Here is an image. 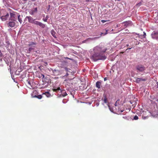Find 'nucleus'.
I'll list each match as a JSON object with an SVG mask.
<instances>
[{"instance_id": "f257e3e1", "label": "nucleus", "mask_w": 158, "mask_h": 158, "mask_svg": "<svg viewBox=\"0 0 158 158\" xmlns=\"http://www.w3.org/2000/svg\"><path fill=\"white\" fill-rule=\"evenodd\" d=\"M106 50V48L103 46H96L94 49V54L92 55V59L95 61L105 59L106 57L104 54Z\"/></svg>"}, {"instance_id": "f03ea898", "label": "nucleus", "mask_w": 158, "mask_h": 158, "mask_svg": "<svg viewBox=\"0 0 158 158\" xmlns=\"http://www.w3.org/2000/svg\"><path fill=\"white\" fill-rule=\"evenodd\" d=\"M70 77V88L73 90H77L78 89V82L79 81L78 78L73 77Z\"/></svg>"}, {"instance_id": "7ed1b4c3", "label": "nucleus", "mask_w": 158, "mask_h": 158, "mask_svg": "<svg viewBox=\"0 0 158 158\" xmlns=\"http://www.w3.org/2000/svg\"><path fill=\"white\" fill-rule=\"evenodd\" d=\"M70 60H71V61H69V62L73 63V66H74L73 68L72 69L73 70H71V72L70 71V75H73L74 74L76 73V69L77 67V62L75 60L71 59L70 58Z\"/></svg>"}, {"instance_id": "20e7f679", "label": "nucleus", "mask_w": 158, "mask_h": 158, "mask_svg": "<svg viewBox=\"0 0 158 158\" xmlns=\"http://www.w3.org/2000/svg\"><path fill=\"white\" fill-rule=\"evenodd\" d=\"M136 69L138 72H143L146 70V68L143 65L140 64L136 66Z\"/></svg>"}, {"instance_id": "39448f33", "label": "nucleus", "mask_w": 158, "mask_h": 158, "mask_svg": "<svg viewBox=\"0 0 158 158\" xmlns=\"http://www.w3.org/2000/svg\"><path fill=\"white\" fill-rule=\"evenodd\" d=\"M137 78L135 79V82L137 83H139L145 81L147 80V78L145 77L143 78Z\"/></svg>"}, {"instance_id": "423d86ee", "label": "nucleus", "mask_w": 158, "mask_h": 158, "mask_svg": "<svg viewBox=\"0 0 158 158\" xmlns=\"http://www.w3.org/2000/svg\"><path fill=\"white\" fill-rule=\"evenodd\" d=\"M33 24L39 26L43 28H44L45 27V24L43 23H42L40 22L36 21L35 20L33 23Z\"/></svg>"}, {"instance_id": "0eeeda50", "label": "nucleus", "mask_w": 158, "mask_h": 158, "mask_svg": "<svg viewBox=\"0 0 158 158\" xmlns=\"http://www.w3.org/2000/svg\"><path fill=\"white\" fill-rule=\"evenodd\" d=\"M152 38L158 40V31H153L152 34Z\"/></svg>"}, {"instance_id": "6e6552de", "label": "nucleus", "mask_w": 158, "mask_h": 158, "mask_svg": "<svg viewBox=\"0 0 158 158\" xmlns=\"http://www.w3.org/2000/svg\"><path fill=\"white\" fill-rule=\"evenodd\" d=\"M26 19H28L29 22L31 23H33L35 20V19H34L33 18L30 16H27Z\"/></svg>"}, {"instance_id": "1a4fd4ad", "label": "nucleus", "mask_w": 158, "mask_h": 158, "mask_svg": "<svg viewBox=\"0 0 158 158\" xmlns=\"http://www.w3.org/2000/svg\"><path fill=\"white\" fill-rule=\"evenodd\" d=\"M123 24L126 27L131 26L132 25V22L131 21L124 22L123 23Z\"/></svg>"}, {"instance_id": "9d476101", "label": "nucleus", "mask_w": 158, "mask_h": 158, "mask_svg": "<svg viewBox=\"0 0 158 158\" xmlns=\"http://www.w3.org/2000/svg\"><path fill=\"white\" fill-rule=\"evenodd\" d=\"M49 81V78L47 77H44L43 78L42 81L45 84L46 83H48Z\"/></svg>"}, {"instance_id": "9b49d317", "label": "nucleus", "mask_w": 158, "mask_h": 158, "mask_svg": "<svg viewBox=\"0 0 158 158\" xmlns=\"http://www.w3.org/2000/svg\"><path fill=\"white\" fill-rule=\"evenodd\" d=\"M9 16V14L8 13H7L6 14V15L4 16H2L1 17V19L3 21H5L7 20Z\"/></svg>"}, {"instance_id": "f8f14e48", "label": "nucleus", "mask_w": 158, "mask_h": 158, "mask_svg": "<svg viewBox=\"0 0 158 158\" xmlns=\"http://www.w3.org/2000/svg\"><path fill=\"white\" fill-rule=\"evenodd\" d=\"M36 44V43H35L33 42H29V44H28V46L29 47H32L35 48Z\"/></svg>"}, {"instance_id": "ddd939ff", "label": "nucleus", "mask_w": 158, "mask_h": 158, "mask_svg": "<svg viewBox=\"0 0 158 158\" xmlns=\"http://www.w3.org/2000/svg\"><path fill=\"white\" fill-rule=\"evenodd\" d=\"M10 18L12 20L15 21H16V19L15 17V14L14 13H10Z\"/></svg>"}, {"instance_id": "4468645a", "label": "nucleus", "mask_w": 158, "mask_h": 158, "mask_svg": "<svg viewBox=\"0 0 158 158\" xmlns=\"http://www.w3.org/2000/svg\"><path fill=\"white\" fill-rule=\"evenodd\" d=\"M33 83L34 84V83L33 82H31V81H29L28 82V87L30 88H33L34 87L33 86Z\"/></svg>"}, {"instance_id": "2eb2a0df", "label": "nucleus", "mask_w": 158, "mask_h": 158, "mask_svg": "<svg viewBox=\"0 0 158 158\" xmlns=\"http://www.w3.org/2000/svg\"><path fill=\"white\" fill-rule=\"evenodd\" d=\"M15 25V23L14 22H10L8 23V25L9 26L11 27H14Z\"/></svg>"}, {"instance_id": "dca6fc26", "label": "nucleus", "mask_w": 158, "mask_h": 158, "mask_svg": "<svg viewBox=\"0 0 158 158\" xmlns=\"http://www.w3.org/2000/svg\"><path fill=\"white\" fill-rule=\"evenodd\" d=\"M123 118L127 120H131V118L129 115H126L123 117Z\"/></svg>"}, {"instance_id": "f3484780", "label": "nucleus", "mask_w": 158, "mask_h": 158, "mask_svg": "<svg viewBox=\"0 0 158 158\" xmlns=\"http://www.w3.org/2000/svg\"><path fill=\"white\" fill-rule=\"evenodd\" d=\"M101 85V82L100 81H97L96 83V87L98 89L100 88Z\"/></svg>"}, {"instance_id": "a211bd4d", "label": "nucleus", "mask_w": 158, "mask_h": 158, "mask_svg": "<svg viewBox=\"0 0 158 158\" xmlns=\"http://www.w3.org/2000/svg\"><path fill=\"white\" fill-rule=\"evenodd\" d=\"M51 33L52 34V35L55 38H56V35H55V34H56V32H55L53 30H51Z\"/></svg>"}, {"instance_id": "6ab92c4d", "label": "nucleus", "mask_w": 158, "mask_h": 158, "mask_svg": "<svg viewBox=\"0 0 158 158\" xmlns=\"http://www.w3.org/2000/svg\"><path fill=\"white\" fill-rule=\"evenodd\" d=\"M53 90L54 92H58L59 90H61L60 89V87H57V88H54L53 89Z\"/></svg>"}, {"instance_id": "aec40b11", "label": "nucleus", "mask_w": 158, "mask_h": 158, "mask_svg": "<svg viewBox=\"0 0 158 158\" xmlns=\"http://www.w3.org/2000/svg\"><path fill=\"white\" fill-rule=\"evenodd\" d=\"M61 94L63 96H65L67 95L66 92L64 90L61 91Z\"/></svg>"}, {"instance_id": "412c9836", "label": "nucleus", "mask_w": 158, "mask_h": 158, "mask_svg": "<svg viewBox=\"0 0 158 158\" xmlns=\"http://www.w3.org/2000/svg\"><path fill=\"white\" fill-rule=\"evenodd\" d=\"M43 94L45 95L48 97H49L51 96L50 94L48 92H46Z\"/></svg>"}, {"instance_id": "4be33fe9", "label": "nucleus", "mask_w": 158, "mask_h": 158, "mask_svg": "<svg viewBox=\"0 0 158 158\" xmlns=\"http://www.w3.org/2000/svg\"><path fill=\"white\" fill-rule=\"evenodd\" d=\"M34 97H36L38 98L39 99H40L42 98V96L41 95H35L34 96Z\"/></svg>"}, {"instance_id": "5701e85b", "label": "nucleus", "mask_w": 158, "mask_h": 158, "mask_svg": "<svg viewBox=\"0 0 158 158\" xmlns=\"http://www.w3.org/2000/svg\"><path fill=\"white\" fill-rule=\"evenodd\" d=\"M18 19L19 22L20 23H21L22 20L21 18H20V15L18 16Z\"/></svg>"}, {"instance_id": "b1692460", "label": "nucleus", "mask_w": 158, "mask_h": 158, "mask_svg": "<svg viewBox=\"0 0 158 158\" xmlns=\"http://www.w3.org/2000/svg\"><path fill=\"white\" fill-rule=\"evenodd\" d=\"M119 100H117L116 101V102L115 103V104H114V105H115V106H118V105L119 104Z\"/></svg>"}, {"instance_id": "393cba45", "label": "nucleus", "mask_w": 158, "mask_h": 158, "mask_svg": "<svg viewBox=\"0 0 158 158\" xmlns=\"http://www.w3.org/2000/svg\"><path fill=\"white\" fill-rule=\"evenodd\" d=\"M42 77V78H44V75L41 73L39 74V77L41 78Z\"/></svg>"}, {"instance_id": "a878e982", "label": "nucleus", "mask_w": 158, "mask_h": 158, "mask_svg": "<svg viewBox=\"0 0 158 158\" xmlns=\"http://www.w3.org/2000/svg\"><path fill=\"white\" fill-rule=\"evenodd\" d=\"M34 50V48L32 47H30L28 49V51L29 52H31L32 50Z\"/></svg>"}, {"instance_id": "bb28decb", "label": "nucleus", "mask_w": 158, "mask_h": 158, "mask_svg": "<svg viewBox=\"0 0 158 158\" xmlns=\"http://www.w3.org/2000/svg\"><path fill=\"white\" fill-rule=\"evenodd\" d=\"M138 119V116L136 115H135L134 117V118L132 119V120H137Z\"/></svg>"}, {"instance_id": "cd10ccee", "label": "nucleus", "mask_w": 158, "mask_h": 158, "mask_svg": "<svg viewBox=\"0 0 158 158\" xmlns=\"http://www.w3.org/2000/svg\"><path fill=\"white\" fill-rule=\"evenodd\" d=\"M104 102L105 103H107V99L106 97L104 98Z\"/></svg>"}, {"instance_id": "c85d7f7f", "label": "nucleus", "mask_w": 158, "mask_h": 158, "mask_svg": "<svg viewBox=\"0 0 158 158\" xmlns=\"http://www.w3.org/2000/svg\"><path fill=\"white\" fill-rule=\"evenodd\" d=\"M108 107H109V108L110 110L111 111L113 112V109H112V108H111V107H110V106H109V105H108Z\"/></svg>"}, {"instance_id": "c756f323", "label": "nucleus", "mask_w": 158, "mask_h": 158, "mask_svg": "<svg viewBox=\"0 0 158 158\" xmlns=\"http://www.w3.org/2000/svg\"><path fill=\"white\" fill-rule=\"evenodd\" d=\"M143 38H145L146 36V33L145 32H143Z\"/></svg>"}, {"instance_id": "7c9ffc66", "label": "nucleus", "mask_w": 158, "mask_h": 158, "mask_svg": "<svg viewBox=\"0 0 158 158\" xmlns=\"http://www.w3.org/2000/svg\"><path fill=\"white\" fill-rule=\"evenodd\" d=\"M101 21L102 23H104L105 22H106V20H102Z\"/></svg>"}, {"instance_id": "2f4dec72", "label": "nucleus", "mask_w": 158, "mask_h": 158, "mask_svg": "<svg viewBox=\"0 0 158 158\" xmlns=\"http://www.w3.org/2000/svg\"><path fill=\"white\" fill-rule=\"evenodd\" d=\"M47 19H43V20L44 21V22H46L47 21Z\"/></svg>"}, {"instance_id": "473e14b6", "label": "nucleus", "mask_w": 158, "mask_h": 158, "mask_svg": "<svg viewBox=\"0 0 158 158\" xmlns=\"http://www.w3.org/2000/svg\"><path fill=\"white\" fill-rule=\"evenodd\" d=\"M0 56H2V53L1 52V51H0Z\"/></svg>"}, {"instance_id": "72a5a7b5", "label": "nucleus", "mask_w": 158, "mask_h": 158, "mask_svg": "<svg viewBox=\"0 0 158 158\" xmlns=\"http://www.w3.org/2000/svg\"><path fill=\"white\" fill-rule=\"evenodd\" d=\"M107 33H108V31L107 30H106V33L104 35H105L107 34Z\"/></svg>"}, {"instance_id": "f704fd0d", "label": "nucleus", "mask_w": 158, "mask_h": 158, "mask_svg": "<svg viewBox=\"0 0 158 158\" xmlns=\"http://www.w3.org/2000/svg\"><path fill=\"white\" fill-rule=\"evenodd\" d=\"M123 110H119V109H118V112L120 111V112H123Z\"/></svg>"}, {"instance_id": "c9c22d12", "label": "nucleus", "mask_w": 158, "mask_h": 158, "mask_svg": "<svg viewBox=\"0 0 158 158\" xmlns=\"http://www.w3.org/2000/svg\"><path fill=\"white\" fill-rule=\"evenodd\" d=\"M99 37H94V39H97L98 38H99Z\"/></svg>"}, {"instance_id": "e433bc0d", "label": "nucleus", "mask_w": 158, "mask_h": 158, "mask_svg": "<svg viewBox=\"0 0 158 158\" xmlns=\"http://www.w3.org/2000/svg\"><path fill=\"white\" fill-rule=\"evenodd\" d=\"M156 84H157V88H158V82H157L156 83Z\"/></svg>"}, {"instance_id": "4c0bfd02", "label": "nucleus", "mask_w": 158, "mask_h": 158, "mask_svg": "<svg viewBox=\"0 0 158 158\" xmlns=\"http://www.w3.org/2000/svg\"><path fill=\"white\" fill-rule=\"evenodd\" d=\"M107 78L106 77H105V78H104V81H106V80H107Z\"/></svg>"}, {"instance_id": "58836bf2", "label": "nucleus", "mask_w": 158, "mask_h": 158, "mask_svg": "<svg viewBox=\"0 0 158 158\" xmlns=\"http://www.w3.org/2000/svg\"><path fill=\"white\" fill-rule=\"evenodd\" d=\"M35 11H37V8H35Z\"/></svg>"}, {"instance_id": "ea45409f", "label": "nucleus", "mask_w": 158, "mask_h": 158, "mask_svg": "<svg viewBox=\"0 0 158 158\" xmlns=\"http://www.w3.org/2000/svg\"><path fill=\"white\" fill-rule=\"evenodd\" d=\"M131 49V48H127V49Z\"/></svg>"}, {"instance_id": "a19ab883", "label": "nucleus", "mask_w": 158, "mask_h": 158, "mask_svg": "<svg viewBox=\"0 0 158 158\" xmlns=\"http://www.w3.org/2000/svg\"><path fill=\"white\" fill-rule=\"evenodd\" d=\"M68 73H66V75L68 76Z\"/></svg>"}, {"instance_id": "79ce46f5", "label": "nucleus", "mask_w": 158, "mask_h": 158, "mask_svg": "<svg viewBox=\"0 0 158 158\" xmlns=\"http://www.w3.org/2000/svg\"><path fill=\"white\" fill-rule=\"evenodd\" d=\"M120 1V0H115V1Z\"/></svg>"}, {"instance_id": "37998d69", "label": "nucleus", "mask_w": 158, "mask_h": 158, "mask_svg": "<svg viewBox=\"0 0 158 158\" xmlns=\"http://www.w3.org/2000/svg\"><path fill=\"white\" fill-rule=\"evenodd\" d=\"M129 46V44H127V46Z\"/></svg>"}, {"instance_id": "c03bdc74", "label": "nucleus", "mask_w": 158, "mask_h": 158, "mask_svg": "<svg viewBox=\"0 0 158 158\" xmlns=\"http://www.w3.org/2000/svg\"><path fill=\"white\" fill-rule=\"evenodd\" d=\"M86 1H89V0H86Z\"/></svg>"}, {"instance_id": "a18cd8bd", "label": "nucleus", "mask_w": 158, "mask_h": 158, "mask_svg": "<svg viewBox=\"0 0 158 158\" xmlns=\"http://www.w3.org/2000/svg\"><path fill=\"white\" fill-rule=\"evenodd\" d=\"M137 35H139V34H137Z\"/></svg>"}, {"instance_id": "49530a36", "label": "nucleus", "mask_w": 158, "mask_h": 158, "mask_svg": "<svg viewBox=\"0 0 158 158\" xmlns=\"http://www.w3.org/2000/svg\"><path fill=\"white\" fill-rule=\"evenodd\" d=\"M101 34H103V33H101Z\"/></svg>"}, {"instance_id": "de8ad7c7", "label": "nucleus", "mask_w": 158, "mask_h": 158, "mask_svg": "<svg viewBox=\"0 0 158 158\" xmlns=\"http://www.w3.org/2000/svg\"><path fill=\"white\" fill-rule=\"evenodd\" d=\"M46 64H47V63H46Z\"/></svg>"}]
</instances>
